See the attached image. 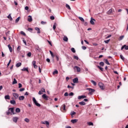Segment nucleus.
Instances as JSON below:
<instances>
[{
  "label": "nucleus",
  "mask_w": 128,
  "mask_h": 128,
  "mask_svg": "<svg viewBox=\"0 0 128 128\" xmlns=\"http://www.w3.org/2000/svg\"><path fill=\"white\" fill-rule=\"evenodd\" d=\"M98 86L102 90H106V86H104V84L102 82H100L98 83Z\"/></svg>",
  "instance_id": "obj_1"
},
{
  "label": "nucleus",
  "mask_w": 128,
  "mask_h": 128,
  "mask_svg": "<svg viewBox=\"0 0 128 128\" xmlns=\"http://www.w3.org/2000/svg\"><path fill=\"white\" fill-rule=\"evenodd\" d=\"M32 100L35 106H38V108L40 106V104L38 102V101H36V98H33Z\"/></svg>",
  "instance_id": "obj_2"
},
{
  "label": "nucleus",
  "mask_w": 128,
  "mask_h": 128,
  "mask_svg": "<svg viewBox=\"0 0 128 128\" xmlns=\"http://www.w3.org/2000/svg\"><path fill=\"white\" fill-rule=\"evenodd\" d=\"M60 110L62 112H66V104H63L60 108Z\"/></svg>",
  "instance_id": "obj_3"
},
{
  "label": "nucleus",
  "mask_w": 128,
  "mask_h": 128,
  "mask_svg": "<svg viewBox=\"0 0 128 128\" xmlns=\"http://www.w3.org/2000/svg\"><path fill=\"white\" fill-rule=\"evenodd\" d=\"M86 90H88L90 92L88 94H92V92H96V90L94 89H92V88H87Z\"/></svg>",
  "instance_id": "obj_4"
},
{
  "label": "nucleus",
  "mask_w": 128,
  "mask_h": 128,
  "mask_svg": "<svg viewBox=\"0 0 128 128\" xmlns=\"http://www.w3.org/2000/svg\"><path fill=\"white\" fill-rule=\"evenodd\" d=\"M42 98L44 100H48V96H46V94H44L42 96Z\"/></svg>",
  "instance_id": "obj_5"
},
{
  "label": "nucleus",
  "mask_w": 128,
  "mask_h": 128,
  "mask_svg": "<svg viewBox=\"0 0 128 128\" xmlns=\"http://www.w3.org/2000/svg\"><path fill=\"white\" fill-rule=\"evenodd\" d=\"M74 70H76L78 72H80V68L78 66H74Z\"/></svg>",
  "instance_id": "obj_6"
},
{
  "label": "nucleus",
  "mask_w": 128,
  "mask_h": 128,
  "mask_svg": "<svg viewBox=\"0 0 128 128\" xmlns=\"http://www.w3.org/2000/svg\"><path fill=\"white\" fill-rule=\"evenodd\" d=\"M94 22H96V20H94L92 18H91L90 20V24H94Z\"/></svg>",
  "instance_id": "obj_7"
},
{
  "label": "nucleus",
  "mask_w": 128,
  "mask_h": 128,
  "mask_svg": "<svg viewBox=\"0 0 128 128\" xmlns=\"http://www.w3.org/2000/svg\"><path fill=\"white\" fill-rule=\"evenodd\" d=\"M74 84H78V78L73 79Z\"/></svg>",
  "instance_id": "obj_8"
},
{
  "label": "nucleus",
  "mask_w": 128,
  "mask_h": 128,
  "mask_svg": "<svg viewBox=\"0 0 128 128\" xmlns=\"http://www.w3.org/2000/svg\"><path fill=\"white\" fill-rule=\"evenodd\" d=\"M13 96L15 98H18V93H13L12 94Z\"/></svg>",
  "instance_id": "obj_9"
},
{
  "label": "nucleus",
  "mask_w": 128,
  "mask_h": 128,
  "mask_svg": "<svg viewBox=\"0 0 128 128\" xmlns=\"http://www.w3.org/2000/svg\"><path fill=\"white\" fill-rule=\"evenodd\" d=\"M123 48H125V50H128V46H126V45H124L123 46L122 48H121V50H122Z\"/></svg>",
  "instance_id": "obj_10"
},
{
  "label": "nucleus",
  "mask_w": 128,
  "mask_h": 128,
  "mask_svg": "<svg viewBox=\"0 0 128 128\" xmlns=\"http://www.w3.org/2000/svg\"><path fill=\"white\" fill-rule=\"evenodd\" d=\"M86 98V96H78V100H82V98Z\"/></svg>",
  "instance_id": "obj_11"
},
{
  "label": "nucleus",
  "mask_w": 128,
  "mask_h": 128,
  "mask_svg": "<svg viewBox=\"0 0 128 128\" xmlns=\"http://www.w3.org/2000/svg\"><path fill=\"white\" fill-rule=\"evenodd\" d=\"M35 30H37V34H40V28L36 27L35 28Z\"/></svg>",
  "instance_id": "obj_12"
},
{
  "label": "nucleus",
  "mask_w": 128,
  "mask_h": 128,
  "mask_svg": "<svg viewBox=\"0 0 128 128\" xmlns=\"http://www.w3.org/2000/svg\"><path fill=\"white\" fill-rule=\"evenodd\" d=\"M18 120V117H14L13 118V122H17Z\"/></svg>",
  "instance_id": "obj_13"
},
{
  "label": "nucleus",
  "mask_w": 128,
  "mask_h": 128,
  "mask_svg": "<svg viewBox=\"0 0 128 128\" xmlns=\"http://www.w3.org/2000/svg\"><path fill=\"white\" fill-rule=\"evenodd\" d=\"M112 14V9L110 8L108 12H107V14Z\"/></svg>",
  "instance_id": "obj_14"
},
{
  "label": "nucleus",
  "mask_w": 128,
  "mask_h": 128,
  "mask_svg": "<svg viewBox=\"0 0 128 128\" xmlns=\"http://www.w3.org/2000/svg\"><path fill=\"white\" fill-rule=\"evenodd\" d=\"M28 22H32V16H29L28 18Z\"/></svg>",
  "instance_id": "obj_15"
},
{
  "label": "nucleus",
  "mask_w": 128,
  "mask_h": 128,
  "mask_svg": "<svg viewBox=\"0 0 128 128\" xmlns=\"http://www.w3.org/2000/svg\"><path fill=\"white\" fill-rule=\"evenodd\" d=\"M104 60L106 64H108V66H110V64L108 62V59H104Z\"/></svg>",
  "instance_id": "obj_16"
},
{
  "label": "nucleus",
  "mask_w": 128,
  "mask_h": 128,
  "mask_svg": "<svg viewBox=\"0 0 128 128\" xmlns=\"http://www.w3.org/2000/svg\"><path fill=\"white\" fill-rule=\"evenodd\" d=\"M77 122H78V120H76V119H74V120H71V122L72 124H76Z\"/></svg>",
  "instance_id": "obj_17"
},
{
  "label": "nucleus",
  "mask_w": 128,
  "mask_h": 128,
  "mask_svg": "<svg viewBox=\"0 0 128 128\" xmlns=\"http://www.w3.org/2000/svg\"><path fill=\"white\" fill-rule=\"evenodd\" d=\"M22 70V72H28V68H24Z\"/></svg>",
  "instance_id": "obj_18"
},
{
  "label": "nucleus",
  "mask_w": 128,
  "mask_h": 128,
  "mask_svg": "<svg viewBox=\"0 0 128 128\" xmlns=\"http://www.w3.org/2000/svg\"><path fill=\"white\" fill-rule=\"evenodd\" d=\"M63 40H64V42H68V38L66 36H64L63 38Z\"/></svg>",
  "instance_id": "obj_19"
},
{
  "label": "nucleus",
  "mask_w": 128,
  "mask_h": 128,
  "mask_svg": "<svg viewBox=\"0 0 128 128\" xmlns=\"http://www.w3.org/2000/svg\"><path fill=\"white\" fill-rule=\"evenodd\" d=\"M8 110H10L11 112H12L13 114H14V108H9Z\"/></svg>",
  "instance_id": "obj_20"
},
{
  "label": "nucleus",
  "mask_w": 128,
  "mask_h": 128,
  "mask_svg": "<svg viewBox=\"0 0 128 128\" xmlns=\"http://www.w3.org/2000/svg\"><path fill=\"white\" fill-rule=\"evenodd\" d=\"M24 100V96H20L19 97V100Z\"/></svg>",
  "instance_id": "obj_21"
},
{
  "label": "nucleus",
  "mask_w": 128,
  "mask_h": 128,
  "mask_svg": "<svg viewBox=\"0 0 128 128\" xmlns=\"http://www.w3.org/2000/svg\"><path fill=\"white\" fill-rule=\"evenodd\" d=\"M12 84H18V81H16V78L14 79V80L12 82Z\"/></svg>",
  "instance_id": "obj_22"
},
{
  "label": "nucleus",
  "mask_w": 128,
  "mask_h": 128,
  "mask_svg": "<svg viewBox=\"0 0 128 128\" xmlns=\"http://www.w3.org/2000/svg\"><path fill=\"white\" fill-rule=\"evenodd\" d=\"M8 48L10 50V52H12V48L10 44L8 45Z\"/></svg>",
  "instance_id": "obj_23"
},
{
  "label": "nucleus",
  "mask_w": 128,
  "mask_h": 128,
  "mask_svg": "<svg viewBox=\"0 0 128 128\" xmlns=\"http://www.w3.org/2000/svg\"><path fill=\"white\" fill-rule=\"evenodd\" d=\"M79 104L80 106H86V102H79Z\"/></svg>",
  "instance_id": "obj_24"
},
{
  "label": "nucleus",
  "mask_w": 128,
  "mask_h": 128,
  "mask_svg": "<svg viewBox=\"0 0 128 128\" xmlns=\"http://www.w3.org/2000/svg\"><path fill=\"white\" fill-rule=\"evenodd\" d=\"M10 103L12 104H16V100H12L10 101Z\"/></svg>",
  "instance_id": "obj_25"
},
{
  "label": "nucleus",
  "mask_w": 128,
  "mask_h": 128,
  "mask_svg": "<svg viewBox=\"0 0 128 128\" xmlns=\"http://www.w3.org/2000/svg\"><path fill=\"white\" fill-rule=\"evenodd\" d=\"M45 124H46L47 128L50 126V122L48 121H45Z\"/></svg>",
  "instance_id": "obj_26"
},
{
  "label": "nucleus",
  "mask_w": 128,
  "mask_h": 128,
  "mask_svg": "<svg viewBox=\"0 0 128 128\" xmlns=\"http://www.w3.org/2000/svg\"><path fill=\"white\" fill-rule=\"evenodd\" d=\"M20 66H22V62H18V63L16 64V68H20Z\"/></svg>",
  "instance_id": "obj_27"
},
{
  "label": "nucleus",
  "mask_w": 128,
  "mask_h": 128,
  "mask_svg": "<svg viewBox=\"0 0 128 128\" xmlns=\"http://www.w3.org/2000/svg\"><path fill=\"white\" fill-rule=\"evenodd\" d=\"M58 74V70H56L52 72V74Z\"/></svg>",
  "instance_id": "obj_28"
},
{
  "label": "nucleus",
  "mask_w": 128,
  "mask_h": 128,
  "mask_svg": "<svg viewBox=\"0 0 128 128\" xmlns=\"http://www.w3.org/2000/svg\"><path fill=\"white\" fill-rule=\"evenodd\" d=\"M91 82L94 84V86H96V82H94V80H92Z\"/></svg>",
  "instance_id": "obj_29"
},
{
  "label": "nucleus",
  "mask_w": 128,
  "mask_h": 128,
  "mask_svg": "<svg viewBox=\"0 0 128 128\" xmlns=\"http://www.w3.org/2000/svg\"><path fill=\"white\" fill-rule=\"evenodd\" d=\"M97 68H100V70L102 71V72H104V68L100 67V66H97Z\"/></svg>",
  "instance_id": "obj_30"
},
{
  "label": "nucleus",
  "mask_w": 128,
  "mask_h": 128,
  "mask_svg": "<svg viewBox=\"0 0 128 128\" xmlns=\"http://www.w3.org/2000/svg\"><path fill=\"white\" fill-rule=\"evenodd\" d=\"M79 20H81V22H84V18H82V17H78Z\"/></svg>",
  "instance_id": "obj_31"
},
{
  "label": "nucleus",
  "mask_w": 128,
  "mask_h": 128,
  "mask_svg": "<svg viewBox=\"0 0 128 128\" xmlns=\"http://www.w3.org/2000/svg\"><path fill=\"white\" fill-rule=\"evenodd\" d=\"M16 112H20V108H16Z\"/></svg>",
  "instance_id": "obj_32"
},
{
  "label": "nucleus",
  "mask_w": 128,
  "mask_h": 128,
  "mask_svg": "<svg viewBox=\"0 0 128 128\" xmlns=\"http://www.w3.org/2000/svg\"><path fill=\"white\" fill-rule=\"evenodd\" d=\"M20 17H18L16 20V22L18 23V22H20Z\"/></svg>",
  "instance_id": "obj_33"
},
{
  "label": "nucleus",
  "mask_w": 128,
  "mask_h": 128,
  "mask_svg": "<svg viewBox=\"0 0 128 128\" xmlns=\"http://www.w3.org/2000/svg\"><path fill=\"white\" fill-rule=\"evenodd\" d=\"M66 6L68 10H71L70 6L68 4H66Z\"/></svg>",
  "instance_id": "obj_34"
},
{
  "label": "nucleus",
  "mask_w": 128,
  "mask_h": 128,
  "mask_svg": "<svg viewBox=\"0 0 128 128\" xmlns=\"http://www.w3.org/2000/svg\"><path fill=\"white\" fill-rule=\"evenodd\" d=\"M5 100H10V96L6 95L4 96Z\"/></svg>",
  "instance_id": "obj_35"
},
{
  "label": "nucleus",
  "mask_w": 128,
  "mask_h": 128,
  "mask_svg": "<svg viewBox=\"0 0 128 128\" xmlns=\"http://www.w3.org/2000/svg\"><path fill=\"white\" fill-rule=\"evenodd\" d=\"M50 52L52 56V58H54V53L51 50H50Z\"/></svg>",
  "instance_id": "obj_36"
},
{
  "label": "nucleus",
  "mask_w": 128,
  "mask_h": 128,
  "mask_svg": "<svg viewBox=\"0 0 128 128\" xmlns=\"http://www.w3.org/2000/svg\"><path fill=\"white\" fill-rule=\"evenodd\" d=\"M87 124L88 126H94V123L92 122H88Z\"/></svg>",
  "instance_id": "obj_37"
},
{
  "label": "nucleus",
  "mask_w": 128,
  "mask_h": 128,
  "mask_svg": "<svg viewBox=\"0 0 128 128\" xmlns=\"http://www.w3.org/2000/svg\"><path fill=\"white\" fill-rule=\"evenodd\" d=\"M100 66H104V62H100Z\"/></svg>",
  "instance_id": "obj_38"
},
{
  "label": "nucleus",
  "mask_w": 128,
  "mask_h": 128,
  "mask_svg": "<svg viewBox=\"0 0 128 128\" xmlns=\"http://www.w3.org/2000/svg\"><path fill=\"white\" fill-rule=\"evenodd\" d=\"M124 36H120V40H122L124 39Z\"/></svg>",
  "instance_id": "obj_39"
},
{
  "label": "nucleus",
  "mask_w": 128,
  "mask_h": 128,
  "mask_svg": "<svg viewBox=\"0 0 128 128\" xmlns=\"http://www.w3.org/2000/svg\"><path fill=\"white\" fill-rule=\"evenodd\" d=\"M27 56L29 58H30V56H32V52H28L27 54Z\"/></svg>",
  "instance_id": "obj_40"
},
{
  "label": "nucleus",
  "mask_w": 128,
  "mask_h": 128,
  "mask_svg": "<svg viewBox=\"0 0 128 128\" xmlns=\"http://www.w3.org/2000/svg\"><path fill=\"white\" fill-rule=\"evenodd\" d=\"M24 121L26 122H30V119L28 118H26L24 119Z\"/></svg>",
  "instance_id": "obj_41"
},
{
  "label": "nucleus",
  "mask_w": 128,
  "mask_h": 128,
  "mask_svg": "<svg viewBox=\"0 0 128 128\" xmlns=\"http://www.w3.org/2000/svg\"><path fill=\"white\" fill-rule=\"evenodd\" d=\"M8 18H10V20H12V16H10V14H9V16H8Z\"/></svg>",
  "instance_id": "obj_42"
},
{
  "label": "nucleus",
  "mask_w": 128,
  "mask_h": 128,
  "mask_svg": "<svg viewBox=\"0 0 128 128\" xmlns=\"http://www.w3.org/2000/svg\"><path fill=\"white\" fill-rule=\"evenodd\" d=\"M74 60H78V57L77 56H74Z\"/></svg>",
  "instance_id": "obj_43"
},
{
  "label": "nucleus",
  "mask_w": 128,
  "mask_h": 128,
  "mask_svg": "<svg viewBox=\"0 0 128 128\" xmlns=\"http://www.w3.org/2000/svg\"><path fill=\"white\" fill-rule=\"evenodd\" d=\"M110 40H106L104 41V42L105 44H108V42H110Z\"/></svg>",
  "instance_id": "obj_44"
},
{
  "label": "nucleus",
  "mask_w": 128,
  "mask_h": 128,
  "mask_svg": "<svg viewBox=\"0 0 128 128\" xmlns=\"http://www.w3.org/2000/svg\"><path fill=\"white\" fill-rule=\"evenodd\" d=\"M71 50L72 52H76V50H74V48H71Z\"/></svg>",
  "instance_id": "obj_45"
},
{
  "label": "nucleus",
  "mask_w": 128,
  "mask_h": 128,
  "mask_svg": "<svg viewBox=\"0 0 128 128\" xmlns=\"http://www.w3.org/2000/svg\"><path fill=\"white\" fill-rule=\"evenodd\" d=\"M20 48H21V47H20V46H18V47L17 48V50L18 51V52H20Z\"/></svg>",
  "instance_id": "obj_46"
},
{
  "label": "nucleus",
  "mask_w": 128,
  "mask_h": 128,
  "mask_svg": "<svg viewBox=\"0 0 128 128\" xmlns=\"http://www.w3.org/2000/svg\"><path fill=\"white\" fill-rule=\"evenodd\" d=\"M56 28V23H55L54 24L53 26V30H55Z\"/></svg>",
  "instance_id": "obj_47"
},
{
  "label": "nucleus",
  "mask_w": 128,
  "mask_h": 128,
  "mask_svg": "<svg viewBox=\"0 0 128 128\" xmlns=\"http://www.w3.org/2000/svg\"><path fill=\"white\" fill-rule=\"evenodd\" d=\"M28 32H32L33 29H32V28H28Z\"/></svg>",
  "instance_id": "obj_48"
},
{
  "label": "nucleus",
  "mask_w": 128,
  "mask_h": 128,
  "mask_svg": "<svg viewBox=\"0 0 128 128\" xmlns=\"http://www.w3.org/2000/svg\"><path fill=\"white\" fill-rule=\"evenodd\" d=\"M76 114V112H72L70 114H71L72 116H74V114Z\"/></svg>",
  "instance_id": "obj_49"
},
{
  "label": "nucleus",
  "mask_w": 128,
  "mask_h": 128,
  "mask_svg": "<svg viewBox=\"0 0 128 128\" xmlns=\"http://www.w3.org/2000/svg\"><path fill=\"white\" fill-rule=\"evenodd\" d=\"M120 57L121 60H124V56H122V55H120Z\"/></svg>",
  "instance_id": "obj_50"
},
{
  "label": "nucleus",
  "mask_w": 128,
  "mask_h": 128,
  "mask_svg": "<svg viewBox=\"0 0 128 128\" xmlns=\"http://www.w3.org/2000/svg\"><path fill=\"white\" fill-rule=\"evenodd\" d=\"M20 34H22L23 36H26V33H24V32H22H22H20Z\"/></svg>",
  "instance_id": "obj_51"
},
{
  "label": "nucleus",
  "mask_w": 128,
  "mask_h": 128,
  "mask_svg": "<svg viewBox=\"0 0 128 128\" xmlns=\"http://www.w3.org/2000/svg\"><path fill=\"white\" fill-rule=\"evenodd\" d=\"M22 84L19 83L18 84V88H22Z\"/></svg>",
  "instance_id": "obj_52"
},
{
  "label": "nucleus",
  "mask_w": 128,
  "mask_h": 128,
  "mask_svg": "<svg viewBox=\"0 0 128 128\" xmlns=\"http://www.w3.org/2000/svg\"><path fill=\"white\" fill-rule=\"evenodd\" d=\"M64 96H68V92H65Z\"/></svg>",
  "instance_id": "obj_53"
},
{
  "label": "nucleus",
  "mask_w": 128,
  "mask_h": 128,
  "mask_svg": "<svg viewBox=\"0 0 128 128\" xmlns=\"http://www.w3.org/2000/svg\"><path fill=\"white\" fill-rule=\"evenodd\" d=\"M7 116H10V110H8V111L6 112Z\"/></svg>",
  "instance_id": "obj_54"
},
{
  "label": "nucleus",
  "mask_w": 128,
  "mask_h": 128,
  "mask_svg": "<svg viewBox=\"0 0 128 128\" xmlns=\"http://www.w3.org/2000/svg\"><path fill=\"white\" fill-rule=\"evenodd\" d=\"M44 94V92L42 90H40L38 92V94Z\"/></svg>",
  "instance_id": "obj_55"
},
{
  "label": "nucleus",
  "mask_w": 128,
  "mask_h": 128,
  "mask_svg": "<svg viewBox=\"0 0 128 128\" xmlns=\"http://www.w3.org/2000/svg\"><path fill=\"white\" fill-rule=\"evenodd\" d=\"M48 42L49 44H50V46H52V42H50V40H48Z\"/></svg>",
  "instance_id": "obj_56"
},
{
  "label": "nucleus",
  "mask_w": 128,
  "mask_h": 128,
  "mask_svg": "<svg viewBox=\"0 0 128 128\" xmlns=\"http://www.w3.org/2000/svg\"><path fill=\"white\" fill-rule=\"evenodd\" d=\"M50 20H54V16H50Z\"/></svg>",
  "instance_id": "obj_57"
},
{
  "label": "nucleus",
  "mask_w": 128,
  "mask_h": 128,
  "mask_svg": "<svg viewBox=\"0 0 128 128\" xmlns=\"http://www.w3.org/2000/svg\"><path fill=\"white\" fill-rule=\"evenodd\" d=\"M41 90L43 92H46V90L44 89V88H42L41 89Z\"/></svg>",
  "instance_id": "obj_58"
},
{
  "label": "nucleus",
  "mask_w": 128,
  "mask_h": 128,
  "mask_svg": "<svg viewBox=\"0 0 128 128\" xmlns=\"http://www.w3.org/2000/svg\"><path fill=\"white\" fill-rule=\"evenodd\" d=\"M24 88H22L20 89V92H24Z\"/></svg>",
  "instance_id": "obj_59"
},
{
  "label": "nucleus",
  "mask_w": 128,
  "mask_h": 128,
  "mask_svg": "<svg viewBox=\"0 0 128 128\" xmlns=\"http://www.w3.org/2000/svg\"><path fill=\"white\" fill-rule=\"evenodd\" d=\"M36 61H33L32 62V64H33V66H36Z\"/></svg>",
  "instance_id": "obj_60"
},
{
  "label": "nucleus",
  "mask_w": 128,
  "mask_h": 128,
  "mask_svg": "<svg viewBox=\"0 0 128 128\" xmlns=\"http://www.w3.org/2000/svg\"><path fill=\"white\" fill-rule=\"evenodd\" d=\"M46 24V22H44V21L41 22V24Z\"/></svg>",
  "instance_id": "obj_61"
},
{
  "label": "nucleus",
  "mask_w": 128,
  "mask_h": 128,
  "mask_svg": "<svg viewBox=\"0 0 128 128\" xmlns=\"http://www.w3.org/2000/svg\"><path fill=\"white\" fill-rule=\"evenodd\" d=\"M23 42L25 46H26V41L25 40H23Z\"/></svg>",
  "instance_id": "obj_62"
},
{
  "label": "nucleus",
  "mask_w": 128,
  "mask_h": 128,
  "mask_svg": "<svg viewBox=\"0 0 128 128\" xmlns=\"http://www.w3.org/2000/svg\"><path fill=\"white\" fill-rule=\"evenodd\" d=\"M69 96H74V92H70V93L69 94Z\"/></svg>",
  "instance_id": "obj_63"
},
{
  "label": "nucleus",
  "mask_w": 128,
  "mask_h": 128,
  "mask_svg": "<svg viewBox=\"0 0 128 128\" xmlns=\"http://www.w3.org/2000/svg\"><path fill=\"white\" fill-rule=\"evenodd\" d=\"M25 10H28V6H25Z\"/></svg>",
  "instance_id": "obj_64"
}]
</instances>
